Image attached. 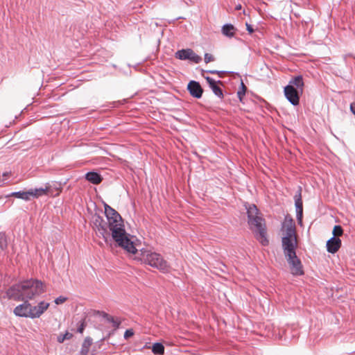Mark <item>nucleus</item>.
<instances>
[{"instance_id":"17","label":"nucleus","mask_w":355,"mask_h":355,"mask_svg":"<svg viewBox=\"0 0 355 355\" xmlns=\"http://www.w3.org/2000/svg\"><path fill=\"white\" fill-rule=\"evenodd\" d=\"M85 179L94 184H100L103 180L101 175L96 171H89L87 173L85 174Z\"/></svg>"},{"instance_id":"21","label":"nucleus","mask_w":355,"mask_h":355,"mask_svg":"<svg viewBox=\"0 0 355 355\" xmlns=\"http://www.w3.org/2000/svg\"><path fill=\"white\" fill-rule=\"evenodd\" d=\"M92 344V339L89 337H87L83 343L80 355H87Z\"/></svg>"},{"instance_id":"12","label":"nucleus","mask_w":355,"mask_h":355,"mask_svg":"<svg viewBox=\"0 0 355 355\" xmlns=\"http://www.w3.org/2000/svg\"><path fill=\"white\" fill-rule=\"evenodd\" d=\"M303 90H284L286 98L294 106L300 103V98Z\"/></svg>"},{"instance_id":"11","label":"nucleus","mask_w":355,"mask_h":355,"mask_svg":"<svg viewBox=\"0 0 355 355\" xmlns=\"http://www.w3.org/2000/svg\"><path fill=\"white\" fill-rule=\"evenodd\" d=\"M230 76L228 80L230 81L231 86L233 89H248L247 85L244 83V80L241 75L236 72H228Z\"/></svg>"},{"instance_id":"23","label":"nucleus","mask_w":355,"mask_h":355,"mask_svg":"<svg viewBox=\"0 0 355 355\" xmlns=\"http://www.w3.org/2000/svg\"><path fill=\"white\" fill-rule=\"evenodd\" d=\"M37 312L35 314V316H41L49 306V303L44 301L40 302L37 306Z\"/></svg>"},{"instance_id":"8","label":"nucleus","mask_w":355,"mask_h":355,"mask_svg":"<svg viewBox=\"0 0 355 355\" xmlns=\"http://www.w3.org/2000/svg\"><path fill=\"white\" fill-rule=\"evenodd\" d=\"M175 58L180 60H189L196 64L199 63L202 60V58L197 55L191 49L178 50L175 53Z\"/></svg>"},{"instance_id":"44","label":"nucleus","mask_w":355,"mask_h":355,"mask_svg":"<svg viewBox=\"0 0 355 355\" xmlns=\"http://www.w3.org/2000/svg\"><path fill=\"white\" fill-rule=\"evenodd\" d=\"M223 81H225V83H230V81H229V80H228V78H227V79H226V80H224Z\"/></svg>"},{"instance_id":"5","label":"nucleus","mask_w":355,"mask_h":355,"mask_svg":"<svg viewBox=\"0 0 355 355\" xmlns=\"http://www.w3.org/2000/svg\"><path fill=\"white\" fill-rule=\"evenodd\" d=\"M135 239V236L127 232H123L122 234L114 236L112 241L114 242L115 247L122 248L127 253L135 254L138 250L134 241Z\"/></svg>"},{"instance_id":"28","label":"nucleus","mask_w":355,"mask_h":355,"mask_svg":"<svg viewBox=\"0 0 355 355\" xmlns=\"http://www.w3.org/2000/svg\"><path fill=\"white\" fill-rule=\"evenodd\" d=\"M333 236L338 237L343 234V229L340 225H335L333 229Z\"/></svg>"},{"instance_id":"1","label":"nucleus","mask_w":355,"mask_h":355,"mask_svg":"<svg viewBox=\"0 0 355 355\" xmlns=\"http://www.w3.org/2000/svg\"><path fill=\"white\" fill-rule=\"evenodd\" d=\"M44 287L42 281L29 279L12 286L7 295L15 300L28 301L42 294L45 291Z\"/></svg>"},{"instance_id":"7","label":"nucleus","mask_w":355,"mask_h":355,"mask_svg":"<svg viewBox=\"0 0 355 355\" xmlns=\"http://www.w3.org/2000/svg\"><path fill=\"white\" fill-rule=\"evenodd\" d=\"M282 250L297 248L295 226L292 219L286 224L285 235L282 238Z\"/></svg>"},{"instance_id":"38","label":"nucleus","mask_w":355,"mask_h":355,"mask_svg":"<svg viewBox=\"0 0 355 355\" xmlns=\"http://www.w3.org/2000/svg\"><path fill=\"white\" fill-rule=\"evenodd\" d=\"M245 25H246V29L250 34H252V33H254V30L250 24H249L248 23H246Z\"/></svg>"},{"instance_id":"19","label":"nucleus","mask_w":355,"mask_h":355,"mask_svg":"<svg viewBox=\"0 0 355 355\" xmlns=\"http://www.w3.org/2000/svg\"><path fill=\"white\" fill-rule=\"evenodd\" d=\"M31 194V193H29L28 191H15V192L11 193L10 195L8 196V197L14 196L17 198L22 199L26 201H29V200H31V198H30Z\"/></svg>"},{"instance_id":"32","label":"nucleus","mask_w":355,"mask_h":355,"mask_svg":"<svg viewBox=\"0 0 355 355\" xmlns=\"http://www.w3.org/2000/svg\"><path fill=\"white\" fill-rule=\"evenodd\" d=\"M10 175V173L5 172L2 175V178H0V187L8 182V178Z\"/></svg>"},{"instance_id":"39","label":"nucleus","mask_w":355,"mask_h":355,"mask_svg":"<svg viewBox=\"0 0 355 355\" xmlns=\"http://www.w3.org/2000/svg\"><path fill=\"white\" fill-rule=\"evenodd\" d=\"M225 81L218 80H216V84H217V85L219 86L220 88V87H225Z\"/></svg>"},{"instance_id":"41","label":"nucleus","mask_w":355,"mask_h":355,"mask_svg":"<svg viewBox=\"0 0 355 355\" xmlns=\"http://www.w3.org/2000/svg\"><path fill=\"white\" fill-rule=\"evenodd\" d=\"M235 8H236V10L241 9V5L239 4V5L236 6Z\"/></svg>"},{"instance_id":"15","label":"nucleus","mask_w":355,"mask_h":355,"mask_svg":"<svg viewBox=\"0 0 355 355\" xmlns=\"http://www.w3.org/2000/svg\"><path fill=\"white\" fill-rule=\"evenodd\" d=\"M303 86V78L300 75L292 78L288 84L283 87V89H302Z\"/></svg>"},{"instance_id":"13","label":"nucleus","mask_w":355,"mask_h":355,"mask_svg":"<svg viewBox=\"0 0 355 355\" xmlns=\"http://www.w3.org/2000/svg\"><path fill=\"white\" fill-rule=\"evenodd\" d=\"M341 246V240L338 237L332 236L330 238L326 244L327 250L328 252L334 254L338 251Z\"/></svg>"},{"instance_id":"37","label":"nucleus","mask_w":355,"mask_h":355,"mask_svg":"<svg viewBox=\"0 0 355 355\" xmlns=\"http://www.w3.org/2000/svg\"><path fill=\"white\" fill-rule=\"evenodd\" d=\"M214 94L218 98H222L223 97V90H212Z\"/></svg>"},{"instance_id":"35","label":"nucleus","mask_w":355,"mask_h":355,"mask_svg":"<svg viewBox=\"0 0 355 355\" xmlns=\"http://www.w3.org/2000/svg\"><path fill=\"white\" fill-rule=\"evenodd\" d=\"M67 300V297L60 296L55 299L54 302L58 305V304H61L65 302Z\"/></svg>"},{"instance_id":"43","label":"nucleus","mask_w":355,"mask_h":355,"mask_svg":"<svg viewBox=\"0 0 355 355\" xmlns=\"http://www.w3.org/2000/svg\"><path fill=\"white\" fill-rule=\"evenodd\" d=\"M112 107H115L116 106V102H112Z\"/></svg>"},{"instance_id":"26","label":"nucleus","mask_w":355,"mask_h":355,"mask_svg":"<svg viewBox=\"0 0 355 355\" xmlns=\"http://www.w3.org/2000/svg\"><path fill=\"white\" fill-rule=\"evenodd\" d=\"M28 309H29V315H28V318L33 319V318H38L40 317V316L35 315V314H36V313L37 312V308L36 306H33L29 303Z\"/></svg>"},{"instance_id":"6","label":"nucleus","mask_w":355,"mask_h":355,"mask_svg":"<svg viewBox=\"0 0 355 355\" xmlns=\"http://www.w3.org/2000/svg\"><path fill=\"white\" fill-rule=\"evenodd\" d=\"M297 248L283 250L284 257L289 265L291 273L295 277L302 276L304 274L303 265L301 260L296 254Z\"/></svg>"},{"instance_id":"31","label":"nucleus","mask_w":355,"mask_h":355,"mask_svg":"<svg viewBox=\"0 0 355 355\" xmlns=\"http://www.w3.org/2000/svg\"><path fill=\"white\" fill-rule=\"evenodd\" d=\"M248 91V90H238V92H237V97L239 98L240 102H241L243 104L245 103L244 97Z\"/></svg>"},{"instance_id":"25","label":"nucleus","mask_w":355,"mask_h":355,"mask_svg":"<svg viewBox=\"0 0 355 355\" xmlns=\"http://www.w3.org/2000/svg\"><path fill=\"white\" fill-rule=\"evenodd\" d=\"M7 245L6 235L3 233H0V252L7 248Z\"/></svg>"},{"instance_id":"18","label":"nucleus","mask_w":355,"mask_h":355,"mask_svg":"<svg viewBox=\"0 0 355 355\" xmlns=\"http://www.w3.org/2000/svg\"><path fill=\"white\" fill-rule=\"evenodd\" d=\"M236 28L232 24H225L222 26V34L227 37H233L235 35Z\"/></svg>"},{"instance_id":"36","label":"nucleus","mask_w":355,"mask_h":355,"mask_svg":"<svg viewBox=\"0 0 355 355\" xmlns=\"http://www.w3.org/2000/svg\"><path fill=\"white\" fill-rule=\"evenodd\" d=\"M204 59H205V63H209V62H212V61L214 60V56L208 53H206L205 54Z\"/></svg>"},{"instance_id":"3","label":"nucleus","mask_w":355,"mask_h":355,"mask_svg":"<svg viewBox=\"0 0 355 355\" xmlns=\"http://www.w3.org/2000/svg\"><path fill=\"white\" fill-rule=\"evenodd\" d=\"M104 215L105 219L99 215H94L93 222L96 227V234L97 236L101 238L103 241H100V244L103 245V242L107 246H111V207L105 204Z\"/></svg>"},{"instance_id":"9","label":"nucleus","mask_w":355,"mask_h":355,"mask_svg":"<svg viewBox=\"0 0 355 355\" xmlns=\"http://www.w3.org/2000/svg\"><path fill=\"white\" fill-rule=\"evenodd\" d=\"M123 232H126L124 220L121 216L112 209V238L119 234H122Z\"/></svg>"},{"instance_id":"24","label":"nucleus","mask_w":355,"mask_h":355,"mask_svg":"<svg viewBox=\"0 0 355 355\" xmlns=\"http://www.w3.org/2000/svg\"><path fill=\"white\" fill-rule=\"evenodd\" d=\"M202 76L205 78L207 82L208 83L210 89H220L218 85L216 84V80L213 79L209 76H205L204 73L202 72Z\"/></svg>"},{"instance_id":"34","label":"nucleus","mask_w":355,"mask_h":355,"mask_svg":"<svg viewBox=\"0 0 355 355\" xmlns=\"http://www.w3.org/2000/svg\"><path fill=\"white\" fill-rule=\"evenodd\" d=\"M134 335V331L132 329H126L123 334L124 340H128Z\"/></svg>"},{"instance_id":"29","label":"nucleus","mask_w":355,"mask_h":355,"mask_svg":"<svg viewBox=\"0 0 355 355\" xmlns=\"http://www.w3.org/2000/svg\"><path fill=\"white\" fill-rule=\"evenodd\" d=\"M187 89H202L199 82L196 80H191L187 87Z\"/></svg>"},{"instance_id":"16","label":"nucleus","mask_w":355,"mask_h":355,"mask_svg":"<svg viewBox=\"0 0 355 355\" xmlns=\"http://www.w3.org/2000/svg\"><path fill=\"white\" fill-rule=\"evenodd\" d=\"M128 326L125 318L122 317L112 316V336L119 329H125Z\"/></svg>"},{"instance_id":"27","label":"nucleus","mask_w":355,"mask_h":355,"mask_svg":"<svg viewBox=\"0 0 355 355\" xmlns=\"http://www.w3.org/2000/svg\"><path fill=\"white\" fill-rule=\"evenodd\" d=\"M72 336H73L72 334L69 333V332H66L64 334L60 335L59 336H58L57 340H58V343H62L65 340H69L70 338H72Z\"/></svg>"},{"instance_id":"22","label":"nucleus","mask_w":355,"mask_h":355,"mask_svg":"<svg viewBox=\"0 0 355 355\" xmlns=\"http://www.w3.org/2000/svg\"><path fill=\"white\" fill-rule=\"evenodd\" d=\"M152 352L155 355H162L164 353V347L161 343H155L152 346Z\"/></svg>"},{"instance_id":"20","label":"nucleus","mask_w":355,"mask_h":355,"mask_svg":"<svg viewBox=\"0 0 355 355\" xmlns=\"http://www.w3.org/2000/svg\"><path fill=\"white\" fill-rule=\"evenodd\" d=\"M48 189L49 188L46 187V188H38L28 190L29 193H31L30 195L31 200L33 198H37L40 196L46 194Z\"/></svg>"},{"instance_id":"30","label":"nucleus","mask_w":355,"mask_h":355,"mask_svg":"<svg viewBox=\"0 0 355 355\" xmlns=\"http://www.w3.org/2000/svg\"><path fill=\"white\" fill-rule=\"evenodd\" d=\"M190 94L196 98H201L204 90H188Z\"/></svg>"},{"instance_id":"10","label":"nucleus","mask_w":355,"mask_h":355,"mask_svg":"<svg viewBox=\"0 0 355 355\" xmlns=\"http://www.w3.org/2000/svg\"><path fill=\"white\" fill-rule=\"evenodd\" d=\"M295 206L296 211V218L299 223H302L303 216V202L302 200V188L299 187V189L296 192L294 196Z\"/></svg>"},{"instance_id":"33","label":"nucleus","mask_w":355,"mask_h":355,"mask_svg":"<svg viewBox=\"0 0 355 355\" xmlns=\"http://www.w3.org/2000/svg\"><path fill=\"white\" fill-rule=\"evenodd\" d=\"M202 73H211V74L216 73V74H218L219 76V77H222L223 74L227 73V72L225 71H218V70H207V71L202 70Z\"/></svg>"},{"instance_id":"14","label":"nucleus","mask_w":355,"mask_h":355,"mask_svg":"<svg viewBox=\"0 0 355 355\" xmlns=\"http://www.w3.org/2000/svg\"><path fill=\"white\" fill-rule=\"evenodd\" d=\"M29 302L24 301L23 304L17 306L13 311L15 315L22 318H28L29 315Z\"/></svg>"},{"instance_id":"40","label":"nucleus","mask_w":355,"mask_h":355,"mask_svg":"<svg viewBox=\"0 0 355 355\" xmlns=\"http://www.w3.org/2000/svg\"><path fill=\"white\" fill-rule=\"evenodd\" d=\"M84 329H85V325L83 323H82L78 328L77 331L78 332L82 334L84 331Z\"/></svg>"},{"instance_id":"4","label":"nucleus","mask_w":355,"mask_h":355,"mask_svg":"<svg viewBox=\"0 0 355 355\" xmlns=\"http://www.w3.org/2000/svg\"><path fill=\"white\" fill-rule=\"evenodd\" d=\"M140 251V260L142 262L157 268L162 272L168 271L169 264L160 254L145 249H141Z\"/></svg>"},{"instance_id":"2","label":"nucleus","mask_w":355,"mask_h":355,"mask_svg":"<svg viewBox=\"0 0 355 355\" xmlns=\"http://www.w3.org/2000/svg\"><path fill=\"white\" fill-rule=\"evenodd\" d=\"M245 207L247 211L248 224L254 232L255 238L262 245H268L269 241L266 237L264 219L258 215L259 210L257 206L254 204L247 203Z\"/></svg>"},{"instance_id":"42","label":"nucleus","mask_w":355,"mask_h":355,"mask_svg":"<svg viewBox=\"0 0 355 355\" xmlns=\"http://www.w3.org/2000/svg\"><path fill=\"white\" fill-rule=\"evenodd\" d=\"M103 316H104L105 318H107V320H110V319L108 318V314L103 313Z\"/></svg>"},{"instance_id":"45","label":"nucleus","mask_w":355,"mask_h":355,"mask_svg":"<svg viewBox=\"0 0 355 355\" xmlns=\"http://www.w3.org/2000/svg\"><path fill=\"white\" fill-rule=\"evenodd\" d=\"M176 91L178 92L180 94V91L181 90L177 89Z\"/></svg>"}]
</instances>
